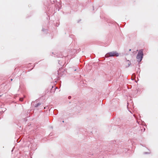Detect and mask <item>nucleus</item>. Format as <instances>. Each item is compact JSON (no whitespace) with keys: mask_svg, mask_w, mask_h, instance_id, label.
<instances>
[{"mask_svg":"<svg viewBox=\"0 0 158 158\" xmlns=\"http://www.w3.org/2000/svg\"><path fill=\"white\" fill-rule=\"evenodd\" d=\"M119 56L118 53L116 51H113L107 53L105 57H109L111 56Z\"/></svg>","mask_w":158,"mask_h":158,"instance_id":"f257e3e1","label":"nucleus"},{"mask_svg":"<svg viewBox=\"0 0 158 158\" xmlns=\"http://www.w3.org/2000/svg\"><path fill=\"white\" fill-rule=\"evenodd\" d=\"M143 50H141L139 51L136 57L138 61L140 62L141 61L143 58Z\"/></svg>","mask_w":158,"mask_h":158,"instance_id":"f03ea898","label":"nucleus"},{"mask_svg":"<svg viewBox=\"0 0 158 158\" xmlns=\"http://www.w3.org/2000/svg\"><path fill=\"white\" fill-rule=\"evenodd\" d=\"M19 100L21 101H23V98H20Z\"/></svg>","mask_w":158,"mask_h":158,"instance_id":"7ed1b4c3","label":"nucleus"},{"mask_svg":"<svg viewBox=\"0 0 158 158\" xmlns=\"http://www.w3.org/2000/svg\"><path fill=\"white\" fill-rule=\"evenodd\" d=\"M40 104H38V105H37V106L38 105H40Z\"/></svg>","mask_w":158,"mask_h":158,"instance_id":"20e7f679","label":"nucleus"},{"mask_svg":"<svg viewBox=\"0 0 158 158\" xmlns=\"http://www.w3.org/2000/svg\"><path fill=\"white\" fill-rule=\"evenodd\" d=\"M69 98H70V97H69Z\"/></svg>","mask_w":158,"mask_h":158,"instance_id":"39448f33","label":"nucleus"},{"mask_svg":"<svg viewBox=\"0 0 158 158\" xmlns=\"http://www.w3.org/2000/svg\"><path fill=\"white\" fill-rule=\"evenodd\" d=\"M69 98H70V97H69Z\"/></svg>","mask_w":158,"mask_h":158,"instance_id":"423d86ee","label":"nucleus"}]
</instances>
